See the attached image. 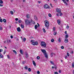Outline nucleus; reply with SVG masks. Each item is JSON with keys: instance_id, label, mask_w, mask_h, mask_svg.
<instances>
[{"instance_id": "nucleus-9", "label": "nucleus", "mask_w": 74, "mask_h": 74, "mask_svg": "<svg viewBox=\"0 0 74 74\" xmlns=\"http://www.w3.org/2000/svg\"><path fill=\"white\" fill-rule=\"evenodd\" d=\"M17 30L18 32H21V28H20V27H18L17 28Z\"/></svg>"}, {"instance_id": "nucleus-56", "label": "nucleus", "mask_w": 74, "mask_h": 74, "mask_svg": "<svg viewBox=\"0 0 74 74\" xmlns=\"http://www.w3.org/2000/svg\"><path fill=\"white\" fill-rule=\"evenodd\" d=\"M64 33L66 34H67V31H65L64 32Z\"/></svg>"}, {"instance_id": "nucleus-26", "label": "nucleus", "mask_w": 74, "mask_h": 74, "mask_svg": "<svg viewBox=\"0 0 74 74\" xmlns=\"http://www.w3.org/2000/svg\"><path fill=\"white\" fill-rule=\"evenodd\" d=\"M53 53H51V57H53Z\"/></svg>"}, {"instance_id": "nucleus-60", "label": "nucleus", "mask_w": 74, "mask_h": 74, "mask_svg": "<svg viewBox=\"0 0 74 74\" xmlns=\"http://www.w3.org/2000/svg\"><path fill=\"white\" fill-rule=\"evenodd\" d=\"M55 30V28H53V31Z\"/></svg>"}, {"instance_id": "nucleus-31", "label": "nucleus", "mask_w": 74, "mask_h": 74, "mask_svg": "<svg viewBox=\"0 0 74 74\" xmlns=\"http://www.w3.org/2000/svg\"><path fill=\"white\" fill-rule=\"evenodd\" d=\"M5 53H6V50H5L3 52V55H5Z\"/></svg>"}, {"instance_id": "nucleus-58", "label": "nucleus", "mask_w": 74, "mask_h": 74, "mask_svg": "<svg viewBox=\"0 0 74 74\" xmlns=\"http://www.w3.org/2000/svg\"><path fill=\"white\" fill-rule=\"evenodd\" d=\"M50 5H51V7H53L52 5V4L50 3Z\"/></svg>"}, {"instance_id": "nucleus-6", "label": "nucleus", "mask_w": 74, "mask_h": 74, "mask_svg": "<svg viewBox=\"0 0 74 74\" xmlns=\"http://www.w3.org/2000/svg\"><path fill=\"white\" fill-rule=\"evenodd\" d=\"M32 45H38V42H37V41L35 42H33L32 43Z\"/></svg>"}, {"instance_id": "nucleus-11", "label": "nucleus", "mask_w": 74, "mask_h": 74, "mask_svg": "<svg viewBox=\"0 0 74 74\" xmlns=\"http://www.w3.org/2000/svg\"><path fill=\"white\" fill-rule=\"evenodd\" d=\"M68 41H69V40L67 39H65L64 40V42L66 43H67V42H68Z\"/></svg>"}, {"instance_id": "nucleus-14", "label": "nucleus", "mask_w": 74, "mask_h": 74, "mask_svg": "<svg viewBox=\"0 0 74 74\" xmlns=\"http://www.w3.org/2000/svg\"><path fill=\"white\" fill-rule=\"evenodd\" d=\"M4 57V56H3V55L1 54L0 53V58H3Z\"/></svg>"}, {"instance_id": "nucleus-44", "label": "nucleus", "mask_w": 74, "mask_h": 74, "mask_svg": "<svg viewBox=\"0 0 74 74\" xmlns=\"http://www.w3.org/2000/svg\"><path fill=\"white\" fill-rule=\"evenodd\" d=\"M56 33H57L56 32H54L53 34L54 35H56Z\"/></svg>"}, {"instance_id": "nucleus-55", "label": "nucleus", "mask_w": 74, "mask_h": 74, "mask_svg": "<svg viewBox=\"0 0 74 74\" xmlns=\"http://www.w3.org/2000/svg\"><path fill=\"white\" fill-rule=\"evenodd\" d=\"M10 38H13V36H10Z\"/></svg>"}, {"instance_id": "nucleus-41", "label": "nucleus", "mask_w": 74, "mask_h": 74, "mask_svg": "<svg viewBox=\"0 0 74 74\" xmlns=\"http://www.w3.org/2000/svg\"><path fill=\"white\" fill-rule=\"evenodd\" d=\"M43 30L44 33H45V29L44 28L43 29Z\"/></svg>"}, {"instance_id": "nucleus-27", "label": "nucleus", "mask_w": 74, "mask_h": 74, "mask_svg": "<svg viewBox=\"0 0 74 74\" xmlns=\"http://www.w3.org/2000/svg\"><path fill=\"white\" fill-rule=\"evenodd\" d=\"M10 13L11 14H12V15H13L14 14V12H13V11H10Z\"/></svg>"}, {"instance_id": "nucleus-62", "label": "nucleus", "mask_w": 74, "mask_h": 74, "mask_svg": "<svg viewBox=\"0 0 74 74\" xmlns=\"http://www.w3.org/2000/svg\"><path fill=\"white\" fill-rule=\"evenodd\" d=\"M59 73H61V71H60V70H59Z\"/></svg>"}, {"instance_id": "nucleus-39", "label": "nucleus", "mask_w": 74, "mask_h": 74, "mask_svg": "<svg viewBox=\"0 0 74 74\" xmlns=\"http://www.w3.org/2000/svg\"><path fill=\"white\" fill-rule=\"evenodd\" d=\"M66 29H68L69 28V26L68 25H67L66 27Z\"/></svg>"}, {"instance_id": "nucleus-38", "label": "nucleus", "mask_w": 74, "mask_h": 74, "mask_svg": "<svg viewBox=\"0 0 74 74\" xmlns=\"http://www.w3.org/2000/svg\"><path fill=\"white\" fill-rule=\"evenodd\" d=\"M51 42H54V39H52L51 40Z\"/></svg>"}, {"instance_id": "nucleus-46", "label": "nucleus", "mask_w": 74, "mask_h": 74, "mask_svg": "<svg viewBox=\"0 0 74 74\" xmlns=\"http://www.w3.org/2000/svg\"><path fill=\"white\" fill-rule=\"evenodd\" d=\"M65 59H67V56H65Z\"/></svg>"}, {"instance_id": "nucleus-5", "label": "nucleus", "mask_w": 74, "mask_h": 74, "mask_svg": "<svg viewBox=\"0 0 74 74\" xmlns=\"http://www.w3.org/2000/svg\"><path fill=\"white\" fill-rule=\"evenodd\" d=\"M56 11L57 12L60 13V12H61V10L60 9L57 8L56 9Z\"/></svg>"}, {"instance_id": "nucleus-32", "label": "nucleus", "mask_w": 74, "mask_h": 74, "mask_svg": "<svg viewBox=\"0 0 74 74\" xmlns=\"http://www.w3.org/2000/svg\"><path fill=\"white\" fill-rule=\"evenodd\" d=\"M7 56L8 57V59H10V56L9 55H8Z\"/></svg>"}, {"instance_id": "nucleus-35", "label": "nucleus", "mask_w": 74, "mask_h": 74, "mask_svg": "<svg viewBox=\"0 0 74 74\" xmlns=\"http://www.w3.org/2000/svg\"><path fill=\"white\" fill-rule=\"evenodd\" d=\"M40 71H37V74H40Z\"/></svg>"}, {"instance_id": "nucleus-50", "label": "nucleus", "mask_w": 74, "mask_h": 74, "mask_svg": "<svg viewBox=\"0 0 74 74\" xmlns=\"http://www.w3.org/2000/svg\"><path fill=\"white\" fill-rule=\"evenodd\" d=\"M18 20V18H15V20L16 21H17Z\"/></svg>"}, {"instance_id": "nucleus-51", "label": "nucleus", "mask_w": 74, "mask_h": 74, "mask_svg": "<svg viewBox=\"0 0 74 74\" xmlns=\"http://www.w3.org/2000/svg\"><path fill=\"white\" fill-rule=\"evenodd\" d=\"M2 30V27L0 26V30Z\"/></svg>"}, {"instance_id": "nucleus-4", "label": "nucleus", "mask_w": 74, "mask_h": 74, "mask_svg": "<svg viewBox=\"0 0 74 74\" xmlns=\"http://www.w3.org/2000/svg\"><path fill=\"white\" fill-rule=\"evenodd\" d=\"M41 45L44 47V48H46L47 47V45L45 42L42 41L41 42Z\"/></svg>"}, {"instance_id": "nucleus-48", "label": "nucleus", "mask_w": 74, "mask_h": 74, "mask_svg": "<svg viewBox=\"0 0 74 74\" xmlns=\"http://www.w3.org/2000/svg\"><path fill=\"white\" fill-rule=\"evenodd\" d=\"M22 22V21L21 20H20L18 21V23H21Z\"/></svg>"}, {"instance_id": "nucleus-2", "label": "nucleus", "mask_w": 74, "mask_h": 74, "mask_svg": "<svg viewBox=\"0 0 74 74\" xmlns=\"http://www.w3.org/2000/svg\"><path fill=\"white\" fill-rule=\"evenodd\" d=\"M41 51L42 52L44 53V55H45L46 59H48V55H47V54L46 53V51L44 49H41Z\"/></svg>"}, {"instance_id": "nucleus-15", "label": "nucleus", "mask_w": 74, "mask_h": 74, "mask_svg": "<svg viewBox=\"0 0 74 74\" xmlns=\"http://www.w3.org/2000/svg\"><path fill=\"white\" fill-rule=\"evenodd\" d=\"M26 17H27V18H30V16H29V15L28 14H27Z\"/></svg>"}, {"instance_id": "nucleus-23", "label": "nucleus", "mask_w": 74, "mask_h": 74, "mask_svg": "<svg viewBox=\"0 0 74 74\" xmlns=\"http://www.w3.org/2000/svg\"><path fill=\"white\" fill-rule=\"evenodd\" d=\"M25 70H27V69H28V67H27V66H26L25 67Z\"/></svg>"}, {"instance_id": "nucleus-37", "label": "nucleus", "mask_w": 74, "mask_h": 74, "mask_svg": "<svg viewBox=\"0 0 74 74\" xmlns=\"http://www.w3.org/2000/svg\"><path fill=\"white\" fill-rule=\"evenodd\" d=\"M48 16H49V17H51L52 15H51V14H48Z\"/></svg>"}, {"instance_id": "nucleus-59", "label": "nucleus", "mask_w": 74, "mask_h": 74, "mask_svg": "<svg viewBox=\"0 0 74 74\" xmlns=\"http://www.w3.org/2000/svg\"><path fill=\"white\" fill-rule=\"evenodd\" d=\"M16 40L17 41H18L19 40V39L18 38H17L16 39Z\"/></svg>"}, {"instance_id": "nucleus-10", "label": "nucleus", "mask_w": 74, "mask_h": 74, "mask_svg": "<svg viewBox=\"0 0 74 74\" xmlns=\"http://www.w3.org/2000/svg\"><path fill=\"white\" fill-rule=\"evenodd\" d=\"M57 22L58 25H60V20H58L57 21Z\"/></svg>"}, {"instance_id": "nucleus-40", "label": "nucleus", "mask_w": 74, "mask_h": 74, "mask_svg": "<svg viewBox=\"0 0 74 74\" xmlns=\"http://www.w3.org/2000/svg\"><path fill=\"white\" fill-rule=\"evenodd\" d=\"M58 41L60 42L61 41V40H60V38H59L58 40Z\"/></svg>"}, {"instance_id": "nucleus-47", "label": "nucleus", "mask_w": 74, "mask_h": 74, "mask_svg": "<svg viewBox=\"0 0 74 74\" xmlns=\"http://www.w3.org/2000/svg\"><path fill=\"white\" fill-rule=\"evenodd\" d=\"M22 63L23 64H25V61H23L22 62Z\"/></svg>"}, {"instance_id": "nucleus-61", "label": "nucleus", "mask_w": 74, "mask_h": 74, "mask_svg": "<svg viewBox=\"0 0 74 74\" xmlns=\"http://www.w3.org/2000/svg\"><path fill=\"white\" fill-rule=\"evenodd\" d=\"M31 42L32 43H32H33V42H33V40H31Z\"/></svg>"}, {"instance_id": "nucleus-1", "label": "nucleus", "mask_w": 74, "mask_h": 74, "mask_svg": "<svg viewBox=\"0 0 74 74\" xmlns=\"http://www.w3.org/2000/svg\"><path fill=\"white\" fill-rule=\"evenodd\" d=\"M45 26L47 27V29H48L49 26V22H48V21L47 20H45Z\"/></svg>"}, {"instance_id": "nucleus-42", "label": "nucleus", "mask_w": 74, "mask_h": 74, "mask_svg": "<svg viewBox=\"0 0 74 74\" xmlns=\"http://www.w3.org/2000/svg\"><path fill=\"white\" fill-rule=\"evenodd\" d=\"M0 22H3V19H1V18L0 19Z\"/></svg>"}, {"instance_id": "nucleus-18", "label": "nucleus", "mask_w": 74, "mask_h": 74, "mask_svg": "<svg viewBox=\"0 0 74 74\" xmlns=\"http://www.w3.org/2000/svg\"><path fill=\"white\" fill-rule=\"evenodd\" d=\"M31 22L32 23V24H33L34 25L36 24V23H35V22L34 21H33L32 20Z\"/></svg>"}, {"instance_id": "nucleus-21", "label": "nucleus", "mask_w": 74, "mask_h": 74, "mask_svg": "<svg viewBox=\"0 0 74 74\" xmlns=\"http://www.w3.org/2000/svg\"><path fill=\"white\" fill-rule=\"evenodd\" d=\"M72 68H74V62H73L72 63Z\"/></svg>"}, {"instance_id": "nucleus-29", "label": "nucleus", "mask_w": 74, "mask_h": 74, "mask_svg": "<svg viewBox=\"0 0 74 74\" xmlns=\"http://www.w3.org/2000/svg\"><path fill=\"white\" fill-rule=\"evenodd\" d=\"M50 62L51 63V64H54V63H53V62H52V61H50Z\"/></svg>"}, {"instance_id": "nucleus-8", "label": "nucleus", "mask_w": 74, "mask_h": 74, "mask_svg": "<svg viewBox=\"0 0 74 74\" xmlns=\"http://www.w3.org/2000/svg\"><path fill=\"white\" fill-rule=\"evenodd\" d=\"M34 19H35V20H36V21H37V16L36 15H34Z\"/></svg>"}, {"instance_id": "nucleus-36", "label": "nucleus", "mask_w": 74, "mask_h": 74, "mask_svg": "<svg viewBox=\"0 0 74 74\" xmlns=\"http://www.w3.org/2000/svg\"><path fill=\"white\" fill-rule=\"evenodd\" d=\"M59 14H60V16H62V15H63V14H62L61 12H60V13H59Z\"/></svg>"}, {"instance_id": "nucleus-7", "label": "nucleus", "mask_w": 74, "mask_h": 74, "mask_svg": "<svg viewBox=\"0 0 74 74\" xmlns=\"http://www.w3.org/2000/svg\"><path fill=\"white\" fill-rule=\"evenodd\" d=\"M44 7L45 8H49V6L47 5H45Z\"/></svg>"}, {"instance_id": "nucleus-49", "label": "nucleus", "mask_w": 74, "mask_h": 74, "mask_svg": "<svg viewBox=\"0 0 74 74\" xmlns=\"http://www.w3.org/2000/svg\"><path fill=\"white\" fill-rule=\"evenodd\" d=\"M55 74H58V72H55L54 73Z\"/></svg>"}, {"instance_id": "nucleus-3", "label": "nucleus", "mask_w": 74, "mask_h": 74, "mask_svg": "<svg viewBox=\"0 0 74 74\" xmlns=\"http://www.w3.org/2000/svg\"><path fill=\"white\" fill-rule=\"evenodd\" d=\"M25 22L26 25H29L31 23L30 21L27 19L25 20Z\"/></svg>"}, {"instance_id": "nucleus-12", "label": "nucleus", "mask_w": 74, "mask_h": 74, "mask_svg": "<svg viewBox=\"0 0 74 74\" xmlns=\"http://www.w3.org/2000/svg\"><path fill=\"white\" fill-rule=\"evenodd\" d=\"M62 1H63V2H64V4H66V5H68V4H67V3H66V1H65V0H62Z\"/></svg>"}, {"instance_id": "nucleus-34", "label": "nucleus", "mask_w": 74, "mask_h": 74, "mask_svg": "<svg viewBox=\"0 0 74 74\" xmlns=\"http://www.w3.org/2000/svg\"><path fill=\"white\" fill-rule=\"evenodd\" d=\"M13 52H14V53H15V54H16V51H15V50H13Z\"/></svg>"}, {"instance_id": "nucleus-33", "label": "nucleus", "mask_w": 74, "mask_h": 74, "mask_svg": "<svg viewBox=\"0 0 74 74\" xmlns=\"http://www.w3.org/2000/svg\"><path fill=\"white\" fill-rule=\"evenodd\" d=\"M28 71H29V72L31 71V69H30V68H29L28 69Z\"/></svg>"}, {"instance_id": "nucleus-20", "label": "nucleus", "mask_w": 74, "mask_h": 74, "mask_svg": "<svg viewBox=\"0 0 74 74\" xmlns=\"http://www.w3.org/2000/svg\"><path fill=\"white\" fill-rule=\"evenodd\" d=\"M7 42H11V40L10 39H9V40H7Z\"/></svg>"}, {"instance_id": "nucleus-25", "label": "nucleus", "mask_w": 74, "mask_h": 74, "mask_svg": "<svg viewBox=\"0 0 74 74\" xmlns=\"http://www.w3.org/2000/svg\"><path fill=\"white\" fill-rule=\"evenodd\" d=\"M3 22H4L5 23L6 22V19H3Z\"/></svg>"}, {"instance_id": "nucleus-53", "label": "nucleus", "mask_w": 74, "mask_h": 74, "mask_svg": "<svg viewBox=\"0 0 74 74\" xmlns=\"http://www.w3.org/2000/svg\"><path fill=\"white\" fill-rule=\"evenodd\" d=\"M3 5L0 4V7H3Z\"/></svg>"}, {"instance_id": "nucleus-30", "label": "nucleus", "mask_w": 74, "mask_h": 74, "mask_svg": "<svg viewBox=\"0 0 74 74\" xmlns=\"http://www.w3.org/2000/svg\"><path fill=\"white\" fill-rule=\"evenodd\" d=\"M40 57L39 56H37V59L38 60L40 59Z\"/></svg>"}, {"instance_id": "nucleus-63", "label": "nucleus", "mask_w": 74, "mask_h": 74, "mask_svg": "<svg viewBox=\"0 0 74 74\" xmlns=\"http://www.w3.org/2000/svg\"><path fill=\"white\" fill-rule=\"evenodd\" d=\"M57 14V16H59V14Z\"/></svg>"}, {"instance_id": "nucleus-19", "label": "nucleus", "mask_w": 74, "mask_h": 74, "mask_svg": "<svg viewBox=\"0 0 74 74\" xmlns=\"http://www.w3.org/2000/svg\"><path fill=\"white\" fill-rule=\"evenodd\" d=\"M68 35H65V38L66 39H67V38H68Z\"/></svg>"}, {"instance_id": "nucleus-64", "label": "nucleus", "mask_w": 74, "mask_h": 74, "mask_svg": "<svg viewBox=\"0 0 74 74\" xmlns=\"http://www.w3.org/2000/svg\"><path fill=\"white\" fill-rule=\"evenodd\" d=\"M71 53L73 54V51H72L71 52Z\"/></svg>"}, {"instance_id": "nucleus-57", "label": "nucleus", "mask_w": 74, "mask_h": 74, "mask_svg": "<svg viewBox=\"0 0 74 74\" xmlns=\"http://www.w3.org/2000/svg\"><path fill=\"white\" fill-rule=\"evenodd\" d=\"M67 55L68 56H69V54L68 53H67Z\"/></svg>"}, {"instance_id": "nucleus-43", "label": "nucleus", "mask_w": 74, "mask_h": 74, "mask_svg": "<svg viewBox=\"0 0 74 74\" xmlns=\"http://www.w3.org/2000/svg\"><path fill=\"white\" fill-rule=\"evenodd\" d=\"M26 39L25 38H24V39H23V41H26Z\"/></svg>"}, {"instance_id": "nucleus-17", "label": "nucleus", "mask_w": 74, "mask_h": 74, "mask_svg": "<svg viewBox=\"0 0 74 74\" xmlns=\"http://www.w3.org/2000/svg\"><path fill=\"white\" fill-rule=\"evenodd\" d=\"M20 53H21V54H22V55H23V51L21 50H20Z\"/></svg>"}, {"instance_id": "nucleus-22", "label": "nucleus", "mask_w": 74, "mask_h": 74, "mask_svg": "<svg viewBox=\"0 0 74 74\" xmlns=\"http://www.w3.org/2000/svg\"><path fill=\"white\" fill-rule=\"evenodd\" d=\"M38 27V26H37V25H36L35 26V29H37Z\"/></svg>"}, {"instance_id": "nucleus-28", "label": "nucleus", "mask_w": 74, "mask_h": 74, "mask_svg": "<svg viewBox=\"0 0 74 74\" xmlns=\"http://www.w3.org/2000/svg\"><path fill=\"white\" fill-rule=\"evenodd\" d=\"M0 4H3V1L1 0H0Z\"/></svg>"}, {"instance_id": "nucleus-52", "label": "nucleus", "mask_w": 74, "mask_h": 74, "mask_svg": "<svg viewBox=\"0 0 74 74\" xmlns=\"http://www.w3.org/2000/svg\"><path fill=\"white\" fill-rule=\"evenodd\" d=\"M37 24L38 25V27H39L40 26V25L38 24V23H37Z\"/></svg>"}, {"instance_id": "nucleus-13", "label": "nucleus", "mask_w": 74, "mask_h": 74, "mask_svg": "<svg viewBox=\"0 0 74 74\" xmlns=\"http://www.w3.org/2000/svg\"><path fill=\"white\" fill-rule=\"evenodd\" d=\"M33 63L35 66H36V62H35L34 61H33Z\"/></svg>"}, {"instance_id": "nucleus-54", "label": "nucleus", "mask_w": 74, "mask_h": 74, "mask_svg": "<svg viewBox=\"0 0 74 74\" xmlns=\"http://www.w3.org/2000/svg\"><path fill=\"white\" fill-rule=\"evenodd\" d=\"M2 51H3V49H0V52H2Z\"/></svg>"}, {"instance_id": "nucleus-24", "label": "nucleus", "mask_w": 74, "mask_h": 74, "mask_svg": "<svg viewBox=\"0 0 74 74\" xmlns=\"http://www.w3.org/2000/svg\"><path fill=\"white\" fill-rule=\"evenodd\" d=\"M21 27L22 29H23V28H24V25H21Z\"/></svg>"}, {"instance_id": "nucleus-45", "label": "nucleus", "mask_w": 74, "mask_h": 74, "mask_svg": "<svg viewBox=\"0 0 74 74\" xmlns=\"http://www.w3.org/2000/svg\"><path fill=\"white\" fill-rule=\"evenodd\" d=\"M61 49H64V47L63 46H62L61 47Z\"/></svg>"}, {"instance_id": "nucleus-16", "label": "nucleus", "mask_w": 74, "mask_h": 74, "mask_svg": "<svg viewBox=\"0 0 74 74\" xmlns=\"http://www.w3.org/2000/svg\"><path fill=\"white\" fill-rule=\"evenodd\" d=\"M26 56H25V58H27L28 57H29V56L28 55V54L27 53L26 54Z\"/></svg>"}]
</instances>
